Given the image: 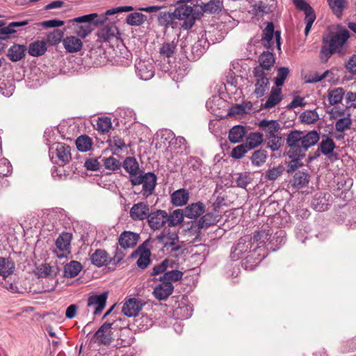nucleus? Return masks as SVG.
<instances>
[{"mask_svg": "<svg viewBox=\"0 0 356 356\" xmlns=\"http://www.w3.org/2000/svg\"><path fill=\"white\" fill-rule=\"evenodd\" d=\"M337 51L336 49H332V47L326 44H323L321 49L320 57L322 60L327 61L332 54Z\"/></svg>", "mask_w": 356, "mask_h": 356, "instance_id": "nucleus-59", "label": "nucleus"}, {"mask_svg": "<svg viewBox=\"0 0 356 356\" xmlns=\"http://www.w3.org/2000/svg\"><path fill=\"white\" fill-rule=\"evenodd\" d=\"M11 172V165L6 159H0V177H5Z\"/></svg>", "mask_w": 356, "mask_h": 356, "instance_id": "nucleus-61", "label": "nucleus"}, {"mask_svg": "<svg viewBox=\"0 0 356 356\" xmlns=\"http://www.w3.org/2000/svg\"><path fill=\"white\" fill-rule=\"evenodd\" d=\"M143 304L136 298H129L124 302L122 312L128 317L136 316L142 309Z\"/></svg>", "mask_w": 356, "mask_h": 356, "instance_id": "nucleus-22", "label": "nucleus"}, {"mask_svg": "<svg viewBox=\"0 0 356 356\" xmlns=\"http://www.w3.org/2000/svg\"><path fill=\"white\" fill-rule=\"evenodd\" d=\"M178 280V270H169L160 277L161 283L156 285L153 291V295L159 300L167 299L173 291L172 282Z\"/></svg>", "mask_w": 356, "mask_h": 356, "instance_id": "nucleus-5", "label": "nucleus"}, {"mask_svg": "<svg viewBox=\"0 0 356 356\" xmlns=\"http://www.w3.org/2000/svg\"><path fill=\"white\" fill-rule=\"evenodd\" d=\"M205 211V206L201 202L192 203L186 207L184 209H179V227L181 226V222L184 217L188 218H196L202 214Z\"/></svg>", "mask_w": 356, "mask_h": 356, "instance_id": "nucleus-16", "label": "nucleus"}, {"mask_svg": "<svg viewBox=\"0 0 356 356\" xmlns=\"http://www.w3.org/2000/svg\"><path fill=\"white\" fill-rule=\"evenodd\" d=\"M123 168L129 175V179L133 186L143 185L140 193L145 196L151 195L156 186V177L152 172L143 173L134 157H127L123 162Z\"/></svg>", "mask_w": 356, "mask_h": 356, "instance_id": "nucleus-2", "label": "nucleus"}, {"mask_svg": "<svg viewBox=\"0 0 356 356\" xmlns=\"http://www.w3.org/2000/svg\"><path fill=\"white\" fill-rule=\"evenodd\" d=\"M251 108L252 104L250 102L236 104L229 109L228 115L229 116L241 117L248 113L251 110Z\"/></svg>", "mask_w": 356, "mask_h": 356, "instance_id": "nucleus-36", "label": "nucleus"}, {"mask_svg": "<svg viewBox=\"0 0 356 356\" xmlns=\"http://www.w3.org/2000/svg\"><path fill=\"white\" fill-rule=\"evenodd\" d=\"M50 151L53 152L55 151L56 156L63 163H68L71 160V151L69 145L58 143L54 144L50 147Z\"/></svg>", "mask_w": 356, "mask_h": 356, "instance_id": "nucleus-23", "label": "nucleus"}, {"mask_svg": "<svg viewBox=\"0 0 356 356\" xmlns=\"http://www.w3.org/2000/svg\"><path fill=\"white\" fill-rule=\"evenodd\" d=\"M149 214V206L143 202L134 204L129 211L131 218L135 221L148 219Z\"/></svg>", "mask_w": 356, "mask_h": 356, "instance_id": "nucleus-17", "label": "nucleus"}, {"mask_svg": "<svg viewBox=\"0 0 356 356\" xmlns=\"http://www.w3.org/2000/svg\"><path fill=\"white\" fill-rule=\"evenodd\" d=\"M350 37L348 31L339 24L330 26L327 33L323 36V44H326L332 49L339 51Z\"/></svg>", "mask_w": 356, "mask_h": 356, "instance_id": "nucleus-4", "label": "nucleus"}, {"mask_svg": "<svg viewBox=\"0 0 356 356\" xmlns=\"http://www.w3.org/2000/svg\"><path fill=\"white\" fill-rule=\"evenodd\" d=\"M252 237L245 236L241 238L236 243L234 253L239 258L242 257L243 254L245 252H249V254L245 257L246 262L254 257L257 251L254 250Z\"/></svg>", "mask_w": 356, "mask_h": 356, "instance_id": "nucleus-7", "label": "nucleus"}, {"mask_svg": "<svg viewBox=\"0 0 356 356\" xmlns=\"http://www.w3.org/2000/svg\"><path fill=\"white\" fill-rule=\"evenodd\" d=\"M109 146L115 154L119 153L126 147L124 141L118 136H114L109 140Z\"/></svg>", "mask_w": 356, "mask_h": 356, "instance_id": "nucleus-55", "label": "nucleus"}, {"mask_svg": "<svg viewBox=\"0 0 356 356\" xmlns=\"http://www.w3.org/2000/svg\"><path fill=\"white\" fill-rule=\"evenodd\" d=\"M26 47L24 45L14 44L8 51V57L13 62L21 60L25 55Z\"/></svg>", "mask_w": 356, "mask_h": 356, "instance_id": "nucleus-33", "label": "nucleus"}, {"mask_svg": "<svg viewBox=\"0 0 356 356\" xmlns=\"http://www.w3.org/2000/svg\"><path fill=\"white\" fill-rule=\"evenodd\" d=\"M335 143L332 138L325 136L322 138L320 143L319 149L324 155L332 154L335 148Z\"/></svg>", "mask_w": 356, "mask_h": 356, "instance_id": "nucleus-44", "label": "nucleus"}, {"mask_svg": "<svg viewBox=\"0 0 356 356\" xmlns=\"http://www.w3.org/2000/svg\"><path fill=\"white\" fill-rule=\"evenodd\" d=\"M284 168L282 165H278L268 169L265 175L266 179L270 181L276 180L283 173Z\"/></svg>", "mask_w": 356, "mask_h": 356, "instance_id": "nucleus-54", "label": "nucleus"}, {"mask_svg": "<svg viewBox=\"0 0 356 356\" xmlns=\"http://www.w3.org/2000/svg\"><path fill=\"white\" fill-rule=\"evenodd\" d=\"M264 141V136L259 132H251L248 134L245 143L250 150L259 147Z\"/></svg>", "mask_w": 356, "mask_h": 356, "instance_id": "nucleus-40", "label": "nucleus"}, {"mask_svg": "<svg viewBox=\"0 0 356 356\" xmlns=\"http://www.w3.org/2000/svg\"><path fill=\"white\" fill-rule=\"evenodd\" d=\"M252 181L251 177L247 174H240L236 179L237 186L245 188Z\"/></svg>", "mask_w": 356, "mask_h": 356, "instance_id": "nucleus-62", "label": "nucleus"}, {"mask_svg": "<svg viewBox=\"0 0 356 356\" xmlns=\"http://www.w3.org/2000/svg\"><path fill=\"white\" fill-rule=\"evenodd\" d=\"M119 31L115 24L106 25L97 31V37L101 42H111L115 38H118Z\"/></svg>", "mask_w": 356, "mask_h": 356, "instance_id": "nucleus-21", "label": "nucleus"}, {"mask_svg": "<svg viewBox=\"0 0 356 356\" xmlns=\"http://www.w3.org/2000/svg\"><path fill=\"white\" fill-rule=\"evenodd\" d=\"M286 144L289 147V156L302 157V149L300 145L302 144V131H291L287 136Z\"/></svg>", "mask_w": 356, "mask_h": 356, "instance_id": "nucleus-8", "label": "nucleus"}, {"mask_svg": "<svg viewBox=\"0 0 356 356\" xmlns=\"http://www.w3.org/2000/svg\"><path fill=\"white\" fill-rule=\"evenodd\" d=\"M147 20V17L140 13H133L127 15L126 22L131 26H140Z\"/></svg>", "mask_w": 356, "mask_h": 356, "instance_id": "nucleus-47", "label": "nucleus"}, {"mask_svg": "<svg viewBox=\"0 0 356 356\" xmlns=\"http://www.w3.org/2000/svg\"><path fill=\"white\" fill-rule=\"evenodd\" d=\"M176 44L172 43H164L160 48V53L161 55L167 57L168 59L174 58V55L176 51ZM169 64L170 67L168 69V75L172 78V80L176 81L177 78V65L175 63L170 64V60H169Z\"/></svg>", "mask_w": 356, "mask_h": 356, "instance_id": "nucleus-14", "label": "nucleus"}, {"mask_svg": "<svg viewBox=\"0 0 356 356\" xmlns=\"http://www.w3.org/2000/svg\"><path fill=\"white\" fill-rule=\"evenodd\" d=\"M149 227L153 229H159L166 223L165 227L161 234L158 237L163 241L165 246L173 247L178 241V209H175L170 215L165 211L156 210L150 213L148 218Z\"/></svg>", "mask_w": 356, "mask_h": 356, "instance_id": "nucleus-1", "label": "nucleus"}, {"mask_svg": "<svg viewBox=\"0 0 356 356\" xmlns=\"http://www.w3.org/2000/svg\"><path fill=\"white\" fill-rule=\"evenodd\" d=\"M345 95L343 88H334L328 90L327 99L331 105H336L341 102Z\"/></svg>", "mask_w": 356, "mask_h": 356, "instance_id": "nucleus-30", "label": "nucleus"}, {"mask_svg": "<svg viewBox=\"0 0 356 356\" xmlns=\"http://www.w3.org/2000/svg\"><path fill=\"white\" fill-rule=\"evenodd\" d=\"M309 181V176L307 173L298 171L296 172L291 181V186L296 188H301L305 186Z\"/></svg>", "mask_w": 356, "mask_h": 356, "instance_id": "nucleus-34", "label": "nucleus"}, {"mask_svg": "<svg viewBox=\"0 0 356 356\" xmlns=\"http://www.w3.org/2000/svg\"><path fill=\"white\" fill-rule=\"evenodd\" d=\"M92 31V28L90 24H86L79 26L76 29V34L82 38H85L87 37Z\"/></svg>", "mask_w": 356, "mask_h": 356, "instance_id": "nucleus-60", "label": "nucleus"}, {"mask_svg": "<svg viewBox=\"0 0 356 356\" xmlns=\"http://www.w3.org/2000/svg\"><path fill=\"white\" fill-rule=\"evenodd\" d=\"M136 74L142 80L147 81L154 75V68L149 60H138L135 64Z\"/></svg>", "mask_w": 356, "mask_h": 356, "instance_id": "nucleus-15", "label": "nucleus"}, {"mask_svg": "<svg viewBox=\"0 0 356 356\" xmlns=\"http://www.w3.org/2000/svg\"><path fill=\"white\" fill-rule=\"evenodd\" d=\"M63 44L66 51L69 53L78 52L83 47L81 39L72 35L65 38L63 40Z\"/></svg>", "mask_w": 356, "mask_h": 356, "instance_id": "nucleus-26", "label": "nucleus"}, {"mask_svg": "<svg viewBox=\"0 0 356 356\" xmlns=\"http://www.w3.org/2000/svg\"><path fill=\"white\" fill-rule=\"evenodd\" d=\"M282 99V90L280 88H273L271 92L264 103L263 108L270 109L277 105Z\"/></svg>", "mask_w": 356, "mask_h": 356, "instance_id": "nucleus-28", "label": "nucleus"}, {"mask_svg": "<svg viewBox=\"0 0 356 356\" xmlns=\"http://www.w3.org/2000/svg\"><path fill=\"white\" fill-rule=\"evenodd\" d=\"M82 269L81 264L76 261H71L64 266V276L72 278L78 275Z\"/></svg>", "mask_w": 356, "mask_h": 356, "instance_id": "nucleus-35", "label": "nucleus"}, {"mask_svg": "<svg viewBox=\"0 0 356 356\" xmlns=\"http://www.w3.org/2000/svg\"><path fill=\"white\" fill-rule=\"evenodd\" d=\"M347 113L345 109L334 107L330 112V119L338 120L339 118L346 116Z\"/></svg>", "mask_w": 356, "mask_h": 356, "instance_id": "nucleus-63", "label": "nucleus"}, {"mask_svg": "<svg viewBox=\"0 0 356 356\" xmlns=\"http://www.w3.org/2000/svg\"><path fill=\"white\" fill-rule=\"evenodd\" d=\"M139 238V235L129 231L123 232L119 237V244L124 248H131L134 247Z\"/></svg>", "mask_w": 356, "mask_h": 356, "instance_id": "nucleus-25", "label": "nucleus"}, {"mask_svg": "<svg viewBox=\"0 0 356 356\" xmlns=\"http://www.w3.org/2000/svg\"><path fill=\"white\" fill-rule=\"evenodd\" d=\"M268 154L264 149H258L253 152L251 156V162L254 166H261L263 165L267 159Z\"/></svg>", "mask_w": 356, "mask_h": 356, "instance_id": "nucleus-45", "label": "nucleus"}, {"mask_svg": "<svg viewBox=\"0 0 356 356\" xmlns=\"http://www.w3.org/2000/svg\"><path fill=\"white\" fill-rule=\"evenodd\" d=\"M15 270L14 261L10 257H0V275L6 278L11 275Z\"/></svg>", "mask_w": 356, "mask_h": 356, "instance_id": "nucleus-27", "label": "nucleus"}, {"mask_svg": "<svg viewBox=\"0 0 356 356\" xmlns=\"http://www.w3.org/2000/svg\"><path fill=\"white\" fill-rule=\"evenodd\" d=\"M271 232L270 229H261L256 232L252 237V244L254 245V250L257 251L258 257L252 266H257L264 258L266 257V249L275 251L278 249L282 243H284L285 237L282 231L275 233L272 240Z\"/></svg>", "mask_w": 356, "mask_h": 356, "instance_id": "nucleus-3", "label": "nucleus"}, {"mask_svg": "<svg viewBox=\"0 0 356 356\" xmlns=\"http://www.w3.org/2000/svg\"><path fill=\"white\" fill-rule=\"evenodd\" d=\"M259 66L257 67H261L264 72L270 70L275 63V58L272 53L267 51L264 52L259 56Z\"/></svg>", "mask_w": 356, "mask_h": 356, "instance_id": "nucleus-41", "label": "nucleus"}, {"mask_svg": "<svg viewBox=\"0 0 356 356\" xmlns=\"http://www.w3.org/2000/svg\"><path fill=\"white\" fill-rule=\"evenodd\" d=\"M254 90L253 94L257 98L261 97L268 91L270 88L269 75L262 70L261 67L254 70Z\"/></svg>", "mask_w": 356, "mask_h": 356, "instance_id": "nucleus-6", "label": "nucleus"}, {"mask_svg": "<svg viewBox=\"0 0 356 356\" xmlns=\"http://www.w3.org/2000/svg\"><path fill=\"white\" fill-rule=\"evenodd\" d=\"M258 127L265 134L266 138L280 134L281 125L274 120L264 119L258 123Z\"/></svg>", "mask_w": 356, "mask_h": 356, "instance_id": "nucleus-19", "label": "nucleus"}, {"mask_svg": "<svg viewBox=\"0 0 356 356\" xmlns=\"http://www.w3.org/2000/svg\"><path fill=\"white\" fill-rule=\"evenodd\" d=\"M113 323H104L95 332L94 335V341L99 345H110L113 341Z\"/></svg>", "mask_w": 356, "mask_h": 356, "instance_id": "nucleus-13", "label": "nucleus"}, {"mask_svg": "<svg viewBox=\"0 0 356 356\" xmlns=\"http://www.w3.org/2000/svg\"><path fill=\"white\" fill-rule=\"evenodd\" d=\"M289 73V70L287 67H280L277 74V76L275 79V84L276 88H280L283 86L286 78Z\"/></svg>", "mask_w": 356, "mask_h": 356, "instance_id": "nucleus-56", "label": "nucleus"}, {"mask_svg": "<svg viewBox=\"0 0 356 356\" xmlns=\"http://www.w3.org/2000/svg\"><path fill=\"white\" fill-rule=\"evenodd\" d=\"M104 165L108 170H115L120 166V162L114 157L110 156L104 159Z\"/></svg>", "mask_w": 356, "mask_h": 356, "instance_id": "nucleus-58", "label": "nucleus"}, {"mask_svg": "<svg viewBox=\"0 0 356 356\" xmlns=\"http://www.w3.org/2000/svg\"><path fill=\"white\" fill-rule=\"evenodd\" d=\"M249 150L245 144H241L232 149L231 155L233 158L239 159L243 158Z\"/></svg>", "mask_w": 356, "mask_h": 356, "instance_id": "nucleus-57", "label": "nucleus"}, {"mask_svg": "<svg viewBox=\"0 0 356 356\" xmlns=\"http://www.w3.org/2000/svg\"><path fill=\"white\" fill-rule=\"evenodd\" d=\"M72 239V235L68 232H63L59 235L56 241L55 254L58 258L67 257L70 253V243Z\"/></svg>", "mask_w": 356, "mask_h": 356, "instance_id": "nucleus-9", "label": "nucleus"}, {"mask_svg": "<svg viewBox=\"0 0 356 356\" xmlns=\"http://www.w3.org/2000/svg\"><path fill=\"white\" fill-rule=\"evenodd\" d=\"M275 34L277 47L279 49H280L281 46V35L280 31H274V24L272 22H269L267 23L266 26L263 31V35L261 38V42L268 49L270 48L273 44V35Z\"/></svg>", "mask_w": 356, "mask_h": 356, "instance_id": "nucleus-12", "label": "nucleus"}, {"mask_svg": "<svg viewBox=\"0 0 356 356\" xmlns=\"http://www.w3.org/2000/svg\"><path fill=\"white\" fill-rule=\"evenodd\" d=\"M267 147L275 152L280 149L282 145V137L280 134L266 138Z\"/></svg>", "mask_w": 356, "mask_h": 356, "instance_id": "nucleus-46", "label": "nucleus"}, {"mask_svg": "<svg viewBox=\"0 0 356 356\" xmlns=\"http://www.w3.org/2000/svg\"><path fill=\"white\" fill-rule=\"evenodd\" d=\"M193 12L192 6H179V21H182L180 25L186 30L190 29L195 23V19Z\"/></svg>", "mask_w": 356, "mask_h": 356, "instance_id": "nucleus-18", "label": "nucleus"}, {"mask_svg": "<svg viewBox=\"0 0 356 356\" xmlns=\"http://www.w3.org/2000/svg\"><path fill=\"white\" fill-rule=\"evenodd\" d=\"M112 127L111 120L108 117L99 118L96 123V129L102 133L108 132Z\"/></svg>", "mask_w": 356, "mask_h": 356, "instance_id": "nucleus-51", "label": "nucleus"}, {"mask_svg": "<svg viewBox=\"0 0 356 356\" xmlns=\"http://www.w3.org/2000/svg\"><path fill=\"white\" fill-rule=\"evenodd\" d=\"M327 2L334 14L341 17L346 5L345 0H327Z\"/></svg>", "mask_w": 356, "mask_h": 356, "instance_id": "nucleus-52", "label": "nucleus"}, {"mask_svg": "<svg viewBox=\"0 0 356 356\" xmlns=\"http://www.w3.org/2000/svg\"><path fill=\"white\" fill-rule=\"evenodd\" d=\"M275 8V1L270 0L269 3L259 1L253 6V11L256 15H264L273 11Z\"/></svg>", "mask_w": 356, "mask_h": 356, "instance_id": "nucleus-31", "label": "nucleus"}, {"mask_svg": "<svg viewBox=\"0 0 356 356\" xmlns=\"http://www.w3.org/2000/svg\"><path fill=\"white\" fill-rule=\"evenodd\" d=\"M300 118L305 124H314L319 119V115L316 110H307L301 113Z\"/></svg>", "mask_w": 356, "mask_h": 356, "instance_id": "nucleus-49", "label": "nucleus"}, {"mask_svg": "<svg viewBox=\"0 0 356 356\" xmlns=\"http://www.w3.org/2000/svg\"><path fill=\"white\" fill-rule=\"evenodd\" d=\"M138 255L139 258L137 261V265L139 268L144 269L150 263V251L143 247H139L137 250L132 254L133 257Z\"/></svg>", "mask_w": 356, "mask_h": 356, "instance_id": "nucleus-29", "label": "nucleus"}, {"mask_svg": "<svg viewBox=\"0 0 356 356\" xmlns=\"http://www.w3.org/2000/svg\"><path fill=\"white\" fill-rule=\"evenodd\" d=\"M90 260L94 265L101 267L107 264L109 260V257L105 250L97 249L91 255Z\"/></svg>", "mask_w": 356, "mask_h": 356, "instance_id": "nucleus-32", "label": "nucleus"}, {"mask_svg": "<svg viewBox=\"0 0 356 356\" xmlns=\"http://www.w3.org/2000/svg\"><path fill=\"white\" fill-rule=\"evenodd\" d=\"M179 285H186V287L184 288V290H186L187 292L193 290V287L195 286V278L194 275H187L184 278V273L179 270Z\"/></svg>", "mask_w": 356, "mask_h": 356, "instance_id": "nucleus-48", "label": "nucleus"}, {"mask_svg": "<svg viewBox=\"0 0 356 356\" xmlns=\"http://www.w3.org/2000/svg\"><path fill=\"white\" fill-rule=\"evenodd\" d=\"M223 7L222 2L220 0H211L208 3H202L201 8L204 13L209 14L219 13Z\"/></svg>", "mask_w": 356, "mask_h": 356, "instance_id": "nucleus-37", "label": "nucleus"}, {"mask_svg": "<svg viewBox=\"0 0 356 356\" xmlns=\"http://www.w3.org/2000/svg\"><path fill=\"white\" fill-rule=\"evenodd\" d=\"M91 139L87 136H81L76 140L77 149L81 152H86L91 147Z\"/></svg>", "mask_w": 356, "mask_h": 356, "instance_id": "nucleus-53", "label": "nucleus"}, {"mask_svg": "<svg viewBox=\"0 0 356 356\" xmlns=\"http://www.w3.org/2000/svg\"><path fill=\"white\" fill-rule=\"evenodd\" d=\"M347 108H356V92H348L346 95Z\"/></svg>", "mask_w": 356, "mask_h": 356, "instance_id": "nucleus-64", "label": "nucleus"}, {"mask_svg": "<svg viewBox=\"0 0 356 356\" xmlns=\"http://www.w3.org/2000/svg\"><path fill=\"white\" fill-rule=\"evenodd\" d=\"M217 221V216L212 213H207L204 215L198 221H192L190 228L188 230L184 229L186 234H195L200 229L207 228L214 225Z\"/></svg>", "mask_w": 356, "mask_h": 356, "instance_id": "nucleus-10", "label": "nucleus"}, {"mask_svg": "<svg viewBox=\"0 0 356 356\" xmlns=\"http://www.w3.org/2000/svg\"><path fill=\"white\" fill-rule=\"evenodd\" d=\"M353 121L350 113H347L346 115L337 120L335 123V129L338 132H343L350 129Z\"/></svg>", "mask_w": 356, "mask_h": 356, "instance_id": "nucleus-43", "label": "nucleus"}, {"mask_svg": "<svg viewBox=\"0 0 356 356\" xmlns=\"http://www.w3.org/2000/svg\"><path fill=\"white\" fill-rule=\"evenodd\" d=\"M293 2L300 10L305 12L306 26L305 29V34L307 35L311 30L312 26L316 19V14L314 9L305 0H293Z\"/></svg>", "mask_w": 356, "mask_h": 356, "instance_id": "nucleus-11", "label": "nucleus"}, {"mask_svg": "<svg viewBox=\"0 0 356 356\" xmlns=\"http://www.w3.org/2000/svg\"><path fill=\"white\" fill-rule=\"evenodd\" d=\"M193 309L186 296H183L179 304V319L186 320L192 316Z\"/></svg>", "mask_w": 356, "mask_h": 356, "instance_id": "nucleus-39", "label": "nucleus"}, {"mask_svg": "<svg viewBox=\"0 0 356 356\" xmlns=\"http://www.w3.org/2000/svg\"><path fill=\"white\" fill-rule=\"evenodd\" d=\"M175 263L169 259H165L159 264L153 268L152 275H158L165 271H169V268H172Z\"/></svg>", "mask_w": 356, "mask_h": 356, "instance_id": "nucleus-50", "label": "nucleus"}, {"mask_svg": "<svg viewBox=\"0 0 356 356\" xmlns=\"http://www.w3.org/2000/svg\"><path fill=\"white\" fill-rule=\"evenodd\" d=\"M320 139L319 133L316 130H312L304 134L302 131V144L300 149H302V157L305 156V153L312 146L315 145Z\"/></svg>", "mask_w": 356, "mask_h": 356, "instance_id": "nucleus-20", "label": "nucleus"}, {"mask_svg": "<svg viewBox=\"0 0 356 356\" xmlns=\"http://www.w3.org/2000/svg\"><path fill=\"white\" fill-rule=\"evenodd\" d=\"M107 298V293H104L100 295L90 296L88 300V306L93 307L94 315H99L105 307Z\"/></svg>", "mask_w": 356, "mask_h": 356, "instance_id": "nucleus-24", "label": "nucleus"}, {"mask_svg": "<svg viewBox=\"0 0 356 356\" xmlns=\"http://www.w3.org/2000/svg\"><path fill=\"white\" fill-rule=\"evenodd\" d=\"M245 128L241 125L233 127L229 132V140L232 143H236L242 140L245 134Z\"/></svg>", "mask_w": 356, "mask_h": 356, "instance_id": "nucleus-38", "label": "nucleus"}, {"mask_svg": "<svg viewBox=\"0 0 356 356\" xmlns=\"http://www.w3.org/2000/svg\"><path fill=\"white\" fill-rule=\"evenodd\" d=\"M29 54L32 56H40L47 51V44L44 41H35L29 46Z\"/></svg>", "mask_w": 356, "mask_h": 356, "instance_id": "nucleus-42", "label": "nucleus"}]
</instances>
